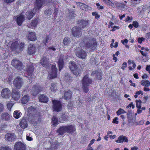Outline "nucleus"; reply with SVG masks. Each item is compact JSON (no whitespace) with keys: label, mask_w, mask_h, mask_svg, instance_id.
<instances>
[{"label":"nucleus","mask_w":150,"mask_h":150,"mask_svg":"<svg viewBox=\"0 0 150 150\" xmlns=\"http://www.w3.org/2000/svg\"><path fill=\"white\" fill-rule=\"evenodd\" d=\"M80 44L82 47L85 46L93 50L95 48L96 45L95 40L86 37L83 38L81 39Z\"/></svg>","instance_id":"1"},{"label":"nucleus","mask_w":150,"mask_h":150,"mask_svg":"<svg viewBox=\"0 0 150 150\" xmlns=\"http://www.w3.org/2000/svg\"><path fill=\"white\" fill-rule=\"evenodd\" d=\"M69 67L73 74L76 76H79L82 72V70L75 62H71L69 63Z\"/></svg>","instance_id":"2"},{"label":"nucleus","mask_w":150,"mask_h":150,"mask_svg":"<svg viewBox=\"0 0 150 150\" xmlns=\"http://www.w3.org/2000/svg\"><path fill=\"white\" fill-rule=\"evenodd\" d=\"M92 82V80L87 75H86L83 77L82 81V84L83 89L84 92L87 93L89 89L88 87L91 83Z\"/></svg>","instance_id":"3"},{"label":"nucleus","mask_w":150,"mask_h":150,"mask_svg":"<svg viewBox=\"0 0 150 150\" xmlns=\"http://www.w3.org/2000/svg\"><path fill=\"white\" fill-rule=\"evenodd\" d=\"M24 46L23 43L19 44L17 41L13 42L11 45V48L13 51H15L16 52H19L22 50Z\"/></svg>","instance_id":"4"},{"label":"nucleus","mask_w":150,"mask_h":150,"mask_svg":"<svg viewBox=\"0 0 150 150\" xmlns=\"http://www.w3.org/2000/svg\"><path fill=\"white\" fill-rule=\"evenodd\" d=\"M24 83L23 80L21 77L18 76L15 78L13 81V84L17 89H20L23 86Z\"/></svg>","instance_id":"5"},{"label":"nucleus","mask_w":150,"mask_h":150,"mask_svg":"<svg viewBox=\"0 0 150 150\" xmlns=\"http://www.w3.org/2000/svg\"><path fill=\"white\" fill-rule=\"evenodd\" d=\"M52 108L54 110L57 112L60 111L62 109V105L61 102L57 100H52Z\"/></svg>","instance_id":"6"},{"label":"nucleus","mask_w":150,"mask_h":150,"mask_svg":"<svg viewBox=\"0 0 150 150\" xmlns=\"http://www.w3.org/2000/svg\"><path fill=\"white\" fill-rule=\"evenodd\" d=\"M11 64L18 70H21L23 69L22 63L20 61L16 59H14L12 60Z\"/></svg>","instance_id":"7"},{"label":"nucleus","mask_w":150,"mask_h":150,"mask_svg":"<svg viewBox=\"0 0 150 150\" xmlns=\"http://www.w3.org/2000/svg\"><path fill=\"white\" fill-rule=\"evenodd\" d=\"M25 144L21 142H16L14 146L13 150H25Z\"/></svg>","instance_id":"8"},{"label":"nucleus","mask_w":150,"mask_h":150,"mask_svg":"<svg viewBox=\"0 0 150 150\" xmlns=\"http://www.w3.org/2000/svg\"><path fill=\"white\" fill-rule=\"evenodd\" d=\"M34 70V68L32 64H30L28 65L26 71L25 72V76L27 77H31L32 75L33 72Z\"/></svg>","instance_id":"9"},{"label":"nucleus","mask_w":150,"mask_h":150,"mask_svg":"<svg viewBox=\"0 0 150 150\" xmlns=\"http://www.w3.org/2000/svg\"><path fill=\"white\" fill-rule=\"evenodd\" d=\"M81 29L78 27H74L72 28V33L74 37H78L81 34Z\"/></svg>","instance_id":"10"},{"label":"nucleus","mask_w":150,"mask_h":150,"mask_svg":"<svg viewBox=\"0 0 150 150\" xmlns=\"http://www.w3.org/2000/svg\"><path fill=\"white\" fill-rule=\"evenodd\" d=\"M75 54L78 57L84 59L86 55V52L82 49H77L75 51Z\"/></svg>","instance_id":"11"},{"label":"nucleus","mask_w":150,"mask_h":150,"mask_svg":"<svg viewBox=\"0 0 150 150\" xmlns=\"http://www.w3.org/2000/svg\"><path fill=\"white\" fill-rule=\"evenodd\" d=\"M1 95L4 98H8L11 96V91L8 88H5L2 90Z\"/></svg>","instance_id":"12"},{"label":"nucleus","mask_w":150,"mask_h":150,"mask_svg":"<svg viewBox=\"0 0 150 150\" xmlns=\"http://www.w3.org/2000/svg\"><path fill=\"white\" fill-rule=\"evenodd\" d=\"M12 97L15 100H18L21 96L19 91L18 90H13L11 93Z\"/></svg>","instance_id":"13"},{"label":"nucleus","mask_w":150,"mask_h":150,"mask_svg":"<svg viewBox=\"0 0 150 150\" xmlns=\"http://www.w3.org/2000/svg\"><path fill=\"white\" fill-rule=\"evenodd\" d=\"M16 138V136L14 134L12 133H7L5 137V139L8 142H12Z\"/></svg>","instance_id":"14"},{"label":"nucleus","mask_w":150,"mask_h":150,"mask_svg":"<svg viewBox=\"0 0 150 150\" xmlns=\"http://www.w3.org/2000/svg\"><path fill=\"white\" fill-rule=\"evenodd\" d=\"M64 126L66 132L71 133L74 132L75 130V128L74 126L70 125Z\"/></svg>","instance_id":"15"},{"label":"nucleus","mask_w":150,"mask_h":150,"mask_svg":"<svg viewBox=\"0 0 150 150\" xmlns=\"http://www.w3.org/2000/svg\"><path fill=\"white\" fill-rule=\"evenodd\" d=\"M51 68L52 70V72L50 75V78H56L57 76V69L55 65H53L52 66Z\"/></svg>","instance_id":"16"},{"label":"nucleus","mask_w":150,"mask_h":150,"mask_svg":"<svg viewBox=\"0 0 150 150\" xmlns=\"http://www.w3.org/2000/svg\"><path fill=\"white\" fill-rule=\"evenodd\" d=\"M25 20L24 16L21 14L17 16L16 19L17 23L18 25H21Z\"/></svg>","instance_id":"17"},{"label":"nucleus","mask_w":150,"mask_h":150,"mask_svg":"<svg viewBox=\"0 0 150 150\" xmlns=\"http://www.w3.org/2000/svg\"><path fill=\"white\" fill-rule=\"evenodd\" d=\"M28 40L31 41H34L36 40V36L34 32H29L27 35Z\"/></svg>","instance_id":"18"},{"label":"nucleus","mask_w":150,"mask_h":150,"mask_svg":"<svg viewBox=\"0 0 150 150\" xmlns=\"http://www.w3.org/2000/svg\"><path fill=\"white\" fill-rule=\"evenodd\" d=\"M36 50L35 47L32 44H30L28 46V52L30 54H33Z\"/></svg>","instance_id":"19"},{"label":"nucleus","mask_w":150,"mask_h":150,"mask_svg":"<svg viewBox=\"0 0 150 150\" xmlns=\"http://www.w3.org/2000/svg\"><path fill=\"white\" fill-rule=\"evenodd\" d=\"M128 141L127 137L123 135H121L119 137L118 139L116 141V142L121 143L123 142H127Z\"/></svg>","instance_id":"20"},{"label":"nucleus","mask_w":150,"mask_h":150,"mask_svg":"<svg viewBox=\"0 0 150 150\" xmlns=\"http://www.w3.org/2000/svg\"><path fill=\"white\" fill-rule=\"evenodd\" d=\"M40 64L43 66L44 67H47L49 65L48 60V59L45 57L42 58L40 60Z\"/></svg>","instance_id":"21"},{"label":"nucleus","mask_w":150,"mask_h":150,"mask_svg":"<svg viewBox=\"0 0 150 150\" xmlns=\"http://www.w3.org/2000/svg\"><path fill=\"white\" fill-rule=\"evenodd\" d=\"M39 101L42 103H46L48 100V98L46 95L42 94L39 97Z\"/></svg>","instance_id":"22"},{"label":"nucleus","mask_w":150,"mask_h":150,"mask_svg":"<svg viewBox=\"0 0 150 150\" xmlns=\"http://www.w3.org/2000/svg\"><path fill=\"white\" fill-rule=\"evenodd\" d=\"M64 56L63 55H60L59 56V61H58V64L59 67V70H61L63 67L64 64L63 58Z\"/></svg>","instance_id":"23"},{"label":"nucleus","mask_w":150,"mask_h":150,"mask_svg":"<svg viewBox=\"0 0 150 150\" xmlns=\"http://www.w3.org/2000/svg\"><path fill=\"white\" fill-rule=\"evenodd\" d=\"M65 132H66L64 126L60 127L57 131V133L60 136L63 135Z\"/></svg>","instance_id":"24"},{"label":"nucleus","mask_w":150,"mask_h":150,"mask_svg":"<svg viewBox=\"0 0 150 150\" xmlns=\"http://www.w3.org/2000/svg\"><path fill=\"white\" fill-rule=\"evenodd\" d=\"M1 119L5 121H8L11 119V116L7 113L4 112L1 115Z\"/></svg>","instance_id":"25"},{"label":"nucleus","mask_w":150,"mask_h":150,"mask_svg":"<svg viewBox=\"0 0 150 150\" xmlns=\"http://www.w3.org/2000/svg\"><path fill=\"white\" fill-rule=\"evenodd\" d=\"M37 8H35L33 10V11H28L26 13V15L27 17V18L29 20L31 19L33 17V16L34 15L35 13V11H36Z\"/></svg>","instance_id":"26"},{"label":"nucleus","mask_w":150,"mask_h":150,"mask_svg":"<svg viewBox=\"0 0 150 150\" xmlns=\"http://www.w3.org/2000/svg\"><path fill=\"white\" fill-rule=\"evenodd\" d=\"M20 126L22 128H25L28 126L27 121L26 119H22L19 123Z\"/></svg>","instance_id":"27"},{"label":"nucleus","mask_w":150,"mask_h":150,"mask_svg":"<svg viewBox=\"0 0 150 150\" xmlns=\"http://www.w3.org/2000/svg\"><path fill=\"white\" fill-rule=\"evenodd\" d=\"M88 20H81L79 22V26L82 28H84L88 25Z\"/></svg>","instance_id":"28"},{"label":"nucleus","mask_w":150,"mask_h":150,"mask_svg":"<svg viewBox=\"0 0 150 150\" xmlns=\"http://www.w3.org/2000/svg\"><path fill=\"white\" fill-rule=\"evenodd\" d=\"M72 95V93L70 90L66 91L64 96L65 99L66 100H69L71 98Z\"/></svg>","instance_id":"29"},{"label":"nucleus","mask_w":150,"mask_h":150,"mask_svg":"<svg viewBox=\"0 0 150 150\" xmlns=\"http://www.w3.org/2000/svg\"><path fill=\"white\" fill-rule=\"evenodd\" d=\"M32 95L34 97L38 94V88L37 85H33L31 89Z\"/></svg>","instance_id":"30"},{"label":"nucleus","mask_w":150,"mask_h":150,"mask_svg":"<svg viewBox=\"0 0 150 150\" xmlns=\"http://www.w3.org/2000/svg\"><path fill=\"white\" fill-rule=\"evenodd\" d=\"M27 111L28 112V115L30 116L31 113H32L33 114V113H34L37 111L36 110L34 109L33 107L31 106L27 109Z\"/></svg>","instance_id":"31"},{"label":"nucleus","mask_w":150,"mask_h":150,"mask_svg":"<svg viewBox=\"0 0 150 150\" xmlns=\"http://www.w3.org/2000/svg\"><path fill=\"white\" fill-rule=\"evenodd\" d=\"M141 83L144 86L149 87L150 85V82L148 80H142L141 82Z\"/></svg>","instance_id":"32"},{"label":"nucleus","mask_w":150,"mask_h":150,"mask_svg":"<svg viewBox=\"0 0 150 150\" xmlns=\"http://www.w3.org/2000/svg\"><path fill=\"white\" fill-rule=\"evenodd\" d=\"M58 122V118L54 116L52 119V124L54 126H56L57 125Z\"/></svg>","instance_id":"33"},{"label":"nucleus","mask_w":150,"mask_h":150,"mask_svg":"<svg viewBox=\"0 0 150 150\" xmlns=\"http://www.w3.org/2000/svg\"><path fill=\"white\" fill-rule=\"evenodd\" d=\"M29 97L28 95H24L22 98L21 101L22 103L25 104L29 101Z\"/></svg>","instance_id":"34"},{"label":"nucleus","mask_w":150,"mask_h":150,"mask_svg":"<svg viewBox=\"0 0 150 150\" xmlns=\"http://www.w3.org/2000/svg\"><path fill=\"white\" fill-rule=\"evenodd\" d=\"M93 74H96L97 78L100 79H102V74L100 71H93L92 73Z\"/></svg>","instance_id":"35"},{"label":"nucleus","mask_w":150,"mask_h":150,"mask_svg":"<svg viewBox=\"0 0 150 150\" xmlns=\"http://www.w3.org/2000/svg\"><path fill=\"white\" fill-rule=\"evenodd\" d=\"M45 3L44 0H38V10L43 7Z\"/></svg>","instance_id":"36"},{"label":"nucleus","mask_w":150,"mask_h":150,"mask_svg":"<svg viewBox=\"0 0 150 150\" xmlns=\"http://www.w3.org/2000/svg\"><path fill=\"white\" fill-rule=\"evenodd\" d=\"M50 89L51 91L53 92H55L57 90L56 84L54 83H52L51 85Z\"/></svg>","instance_id":"37"},{"label":"nucleus","mask_w":150,"mask_h":150,"mask_svg":"<svg viewBox=\"0 0 150 150\" xmlns=\"http://www.w3.org/2000/svg\"><path fill=\"white\" fill-rule=\"evenodd\" d=\"M21 112L18 111H15L13 113L14 117L16 119L18 118L21 116Z\"/></svg>","instance_id":"38"},{"label":"nucleus","mask_w":150,"mask_h":150,"mask_svg":"<svg viewBox=\"0 0 150 150\" xmlns=\"http://www.w3.org/2000/svg\"><path fill=\"white\" fill-rule=\"evenodd\" d=\"M56 145L54 144H52L51 145L50 148H46V150H56Z\"/></svg>","instance_id":"39"},{"label":"nucleus","mask_w":150,"mask_h":150,"mask_svg":"<svg viewBox=\"0 0 150 150\" xmlns=\"http://www.w3.org/2000/svg\"><path fill=\"white\" fill-rule=\"evenodd\" d=\"M70 42V40L68 38H65L63 40V43L65 45H68Z\"/></svg>","instance_id":"40"},{"label":"nucleus","mask_w":150,"mask_h":150,"mask_svg":"<svg viewBox=\"0 0 150 150\" xmlns=\"http://www.w3.org/2000/svg\"><path fill=\"white\" fill-rule=\"evenodd\" d=\"M52 11L50 9H48L47 10L45 11V15L47 16H48L52 14Z\"/></svg>","instance_id":"41"},{"label":"nucleus","mask_w":150,"mask_h":150,"mask_svg":"<svg viewBox=\"0 0 150 150\" xmlns=\"http://www.w3.org/2000/svg\"><path fill=\"white\" fill-rule=\"evenodd\" d=\"M38 23V20L36 19L33 21L31 23V25L33 27H35L37 26Z\"/></svg>","instance_id":"42"},{"label":"nucleus","mask_w":150,"mask_h":150,"mask_svg":"<svg viewBox=\"0 0 150 150\" xmlns=\"http://www.w3.org/2000/svg\"><path fill=\"white\" fill-rule=\"evenodd\" d=\"M136 106L137 108H141V104L142 101L140 100H136Z\"/></svg>","instance_id":"43"},{"label":"nucleus","mask_w":150,"mask_h":150,"mask_svg":"<svg viewBox=\"0 0 150 150\" xmlns=\"http://www.w3.org/2000/svg\"><path fill=\"white\" fill-rule=\"evenodd\" d=\"M0 150H12L11 147L9 146H4L1 147Z\"/></svg>","instance_id":"44"},{"label":"nucleus","mask_w":150,"mask_h":150,"mask_svg":"<svg viewBox=\"0 0 150 150\" xmlns=\"http://www.w3.org/2000/svg\"><path fill=\"white\" fill-rule=\"evenodd\" d=\"M71 78V76L68 75L67 74H65L64 79L66 81H69Z\"/></svg>","instance_id":"45"},{"label":"nucleus","mask_w":150,"mask_h":150,"mask_svg":"<svg viewBox=\"0 0 150 150\" xmlns=\"http://www.w3.org/2000/svg\"><path fill=\"white\" fill-rule=\"evenodd\" d=\"M92 15L94 16H95V18L96 19H98L100 17V16L98 14V13L96 12H94L92 13Z\"/></svg>","instance_id":"46"},{"label":"nucleus","mask_w":150,"mask_h":150,"mask_svg":"<svg viewBox=\"0 0 150 150\" xmlns=\"http://www.w3.org/2000/svg\"><path fill=\"white\" fill-rule=\"evenodd\" d=\"M13 104L11 102H8L7 104V106L8 109L10 110L12 107L13 105Z\"/></svg>","instance_id":"47"},{"label":"nucleus","mask_w":150,"mask_h":150,"mask_svg":"<svg viewBox=\"0 0 150 150\" xmlns=\"http://www.w3.org/2000/svg\"><path fill=\"white\" fill-rule=\"evenodd\" d=\"M7 127V125L5 123L2 124L1 125L0 127V130H4Z\"/></svg>","instance_id":"48"},{"label":"nucleus","mask_w":150,"mask_h":150,"mask_svg":"<svg viewBox=\"0 0 150 150\" xmlns=\"http://www.w3.org/2000/svg\"><path fill=\"white\" fill-rule=\"evenodd\" d=\"M124 110L123 109L120 108L117 112V114L118 115H119L122 113H124Z\"/></svg>","instance_id":"49"},{"label":"nucleus","mask_w":150,"mask_h":150,"mask_svg":"<svg viewBox=\"0 0 150 150\" xmlns=\"http://www.w3.org/2000/svg\"><path fill=\"white\" fill-rule=\"evenodd\" d=\"M31 117L33 120H37V114H33L32 113V115H31Z\"/></svg>","instance_id":"50"},{"label":"nucleus","mask_w":150,"mask_h":150,"mask_svg":"<svg viewBox=\"0 0 150 150\" xmlns=\"http://www.w3.org/2000/svg\"><path fill=\"white\" fill-rule=\"evenodd\" d=\"M79 4H80L81 6V8L83 10H86V8L87 7V6L85 4H83L82 3H80Z\"/></svg>","instance_id":"51"},{"label":"nucleus","mask_w":150,"mask_h":150,"mask_svg":"<svg viewBox=\"0 0 150 150\" xmlns=\"http://www.w3.org/2000/svg\"><path fill=\"white\" fill-rule=\"evenodd\" d=\"M61 117L64 120L66 121L67 120L68 117L67 116H66L65 114H63L61 116Z\"/></svg>","instance_id":"52"},{"label":"nucleus","mask_w":150,"mask_h":150,"mask_svg":"<svg viewBox=\"0 0 150 150\" xmlns=\"http://www.w3.org/2000/svg\"><path fill=\"white\" fill-rule=\"evenodd\" d=\"M132 25L135 28H137L139 26V24L137 21H133Z\"/></svg>","instance_id":"53"},{"label":"nucleus","mask_w":150,"mask_h":150,"mask_svg":"<svg viewBox=\"0 0 150 150\" xmlns=\"http://www.w3.org/2000/svg\"><path fill=\"white\" fill-rule=\"evenodd\" d=\"M140 52L142 55L144 56H146L147 55V52L146 51H142L141 50L140 51Z\"/></svg>","instance_id":"54"},{"label":"nucleus","mask_w":150,"mask_h":150,"mask_svg":"<svg viewBox=\"0 0 150 150\" xmlns=\"http://www.w3.org/2000/svg\"><path fill=\"white\" fill-rule=\"evenodd\" d=\"M103 1L108 5H110L112 4L110 0H104Z\"/></svg>","instance_id":"55"},{"label":"nucleus","mask_w":150,"mask_h":150,"mask_svg":"<svg viewBox=\"0 0 150 150\" xmlns=\"http://www.w3.org/2000/svg\"><path fill=\"white\" fill-rule=\"evenodd\" d=\"M118 118L117 117H115L114 119H113L112 123H115L117 124L118 123V121L117 120Z\"/></svg>","instance_id":"56"},{"label":"nucleus","mask_w":150,"mask_h":150,"mask_svg":"<svg viewBox=\"0 0 150 150\" xmlns=\"http://www.w3.org/2000/svg\"><path fill=\"white\" fill-rule=\"evenodd\" d=\"M15 0H4V2L7 4H10L13 2Z\"/></svg>","instance_id":"57"},{"label":"nucleus","mask_w":150,"mask_h":150,"mask_svg":"<svg viewBox=\"0 0 150 150\" xmlns=\"http://www.w3.org/2000/svg\"><path fill=\"white\" fill-rule=\"evenodd\" d=\"M122 65L123 66L121 67V68L123 70H125V68L127 67V63L125 62L122 64Z\"/></svg>","instance_id":"58"},{"label":"nucleus","mask_w":150,"mask_h":150,"mask_svg":"<svg viewBox=\"0 0 150 150\" xmlns=\"http://www.w3.org/2000/svg\"><path fill=\"white\" fill-rule=\"evenodd\" d=\"M50 39L49 37L48 36H47L45 40L43 41V43L46 45V43H47V41Z\"/></svg>","instance_id":"59"},{"label":"nucleus","mask_w":150,"mask_h":150,"mask_svg":"<svg viewBox=\"0 0 150 150\" xmlns=\"http://www.w3.org/2000/svg\"><path fill=\"white\" fill-rule=\"evenodd\" d=\"M96 5L97 6V7L100 9H103V6H100V4L98 3H96Z\"/></svg>","instance_id":"60"},{"label":"nucleus","mask_w":150,"mask_h":150,"mask_svg":"<svg viewBox=\"0 0 150 150\" xmlns=\"http://www.w3.org/2000/svg\"><path fill=\"white\" fill-rule=\"evenodd\" d=\"M26 139L28 141H31L33 140V138L31 137L28 135H27Z\"/></svg>","instance_id":"61"},{"label":"nucleus","mask_w":150,"mask_h":150,"mask_svg":"<svg viewBox=\"0 0 150 150\" xmlns=\"http://www.w3.org/2000/svg\"><path fill=\"white\" fill-rule=\"evenodd\" d=\"M3 105L1 103H0V112L2 111L4 109Z\"/></svg>","instance_id":"62"},{"label":"nucleus","mask_w":150,"mask_h":150,"mask_svg":"<svg viewBox=\"0 0 150 150\" xmlns=\"http://www.w3.org/2000/svg\"><path fill=\"white\" fill-rule=\"evenodd\" d=\"M135 94L136 95H139L140 94L143 95V93L142 91H137L135 93Z\"/></svg>","instance_id":"63"},{"label":"nucleus","mask_w":150,"mask_h":150,"mask_svg":"<svg viewBox=\"0 0 150 150\" xmlns=\"http://www.w3.org/2000/svg\"><path fill=\"white\" fill-rule=\"evenodd\" d=\"M146 70L147 71H149L150 70V65H147L146 68Z\"/></svg>","instance_id":"64"}]
</instances>
